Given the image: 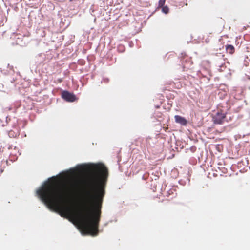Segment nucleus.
<instances>
[{
	"instance_id": "nucleus-1",
	"label": "nucleus",
	"mask_w": 250,
	"mask_h": 250,
	"mask_svg": "<svg viewBox=\"0 0 250 250\" xmlns=\"http://www.w3.org/2000/svg\"><path fill=\"white\" fill-rule=\"evenodd\" d=\"M108 176L107 168L103 164L94 165L82 181L85 198L77 212L68 205L64 188L53 181H48L37 191L38 195L50 208L60 212L62 216L73 218L85 234L96 236L105 187Z\"/></svg>"
},
{
	"instance_id": "nucleus-2",
	"label": "nucleus",
	"mask_w": 250,
	"mask_h": 250,
	"mask_svg": "<svg viewBox=\"0 0 250 250\" xmlns=\"http://www.w3.org/2000/svg\"><path fill=\"white\" fill-rule=\"evenodd\" d=\"M226 118V114L222 112H217L213 117L214 124H222Z\"/></svg>"
},
{
	"instance_id": "nucleus-3",
	"label": "nucleus",
	"mask_w": 250,
	"mask_h": 250,
	"mask_svg": "<svg viewBox=\"0 0 250 250\" xmlns=\"http://www.w3.org/2000/svg\"><path fill=\"white\" fill-rule=\"evenodd\" d=\"M62 97L67 102H73L76 100L75 95L67 91H63L62 93Z\"/></svg>"
},
{
	"instance_id": "nucleus-4",
	"label": "nucleus",
	"mask_w": 250,
	"mask_h": 250,
	"mask_svg": "<svg viewBox=\"0 0 250 250\" xmlns=\"http://www.w3.org/2000/svg\"><path fill=\"white\" fill-rule=\"evenodd\" d=\"M174 118L176 123H179L183 125H186L187 124L186 119L179 115H175Z\"/></svg>"
},
{
	"instance_id": "nucleus-5",
	"label": "nucleus",
	"mask_w": 250,
	"mask_h": 250,
	"mask_svg": "<svg viewBox=\"0 0 250 250\" xmlns=\"http://www.w3.org/2000/svg\"><path fill=\"white\" fill-rule=\"evenodd\" d=\"M218 57V58H214V60L218 65H220L223 63L224 61V55L220 54Z\"/></svg>"
},
{
	"instance_id": "nucleus-6",
	"label": "nucleus",
	"mask_w": 250,
	"mask_h": 250,
	"mask_svg": "<svg viewBox=\"0 0 250 250\" xmlns=\"http://www.w3.org/2000/svg\"><path fill=\"white\" fill-rule=\"evenodd\" d=\"M226 50L227 53H229L230 54H233L235 52V49L233 45L227 44L226 45Z\"/></svg>"
},
{
	"instance_id": "nucleus-7",
	"label": "nucleus",
	"mask_w": 250,
	"mask_h": 250,
	"mask_svg": "<svg viewBox=\"0 0 250 250\" xmlns=\"http://www.w3.org/2000/svg\"><path fill=\"white\" fill-rule=\"evenodd\" d=\"M79 180L78 179H75L72 183V186L73 188H76L78 187Z\"/></svg>"
},
{
	"instance_id": "nucleus-8",
	"label": "nucleus",
	"mask_w": 250,
	"mask_h": 250,
	"mask_svg": "<svg viewBox=\"0 0 250 250\" xmlns=\"http://www.w3.org/2000/svg\"><path fill=\"white\" fill-rule=\"evenodd\" d=\"M162 7V11L165 14H167L169 11V8L167 6H163Z\"/></svg>"
},
{
	"instance_id": "nucleus-9",
	"label": "nucleus",
	"mask_w": 250,
	"mask_h": 250,
	"mask_svg": "<svg viewBox=\"0 0 250 250\" xmlns=\"http://www.w3.org/2000/svg\"><path fill=\"white\" fill-rule=\"evenodd\" d=\"M166 0H160L159 1V7H163L165 3Z\"/></svg>"
},
{
	"instance_id": "nucleus-10",
	"label": "nucleus",
	"mask_w": 250,
	"mask_h": 250,
	"mask_svg": "<svg viewBox=\"0 0 250 250\" xmlns=\"http://www.w3.org/2000/svg\"><path fill=\"white\" fill-rule=\"evenodd\" d=\"M187 68L185 64H183V68H184V70L185 68Z\"/></svg>"
},
{
	"instance_id": "nucleus-11",
	"label": "nucleus",
	"mask_w": 250,
	"mask_h": 250,
	"mask_svg": "<svg viewBox=\"0 0 250 250\" xmlns=\"http://www.w3.org/2000/svg\"><path fill=\"white\" fill-rule=\"evenodd\" d=\"M73 0H69L70 2L72 1Z\"/></svg>"
}]
</instances>
